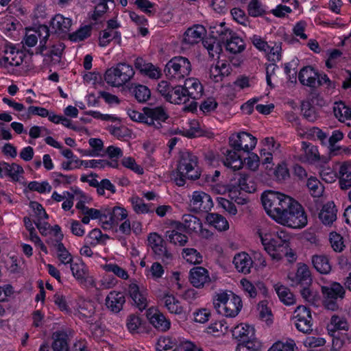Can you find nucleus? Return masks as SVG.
Masks as SVG:
<instances>
[{
    "instance_id": "59",
    "label": "nucleus",
    "mask_w": 351,
    "mask_h": 351,
    "mask_svg": "<svg viewBox=\"0 0 351 351\" xmlns=\"http://www.w3.org/2000/svg\"><path fill=\"white\" fill-rule=\"evenodd\" d=\"M176 345L175 339L170 337H160L157 341L156 350L158 351L168 350L172 349Z\"/></svg>"
},
{
    "instance_id": "5",
    "label": "nucleus",
    "mask_w": 351,
    "mask_h": 351,
    "mask_svg": "<svg viewBox=\"0 0 351 351\" xmlns=\"http://www.w3.org/2000/svg\"><path fill=\"white\" fill-rule=\"evenodd\" d=\"M134 75V71L131 65L120 62L106 71L104 80L110 86L119 87L129 82Z\"/></svg>"
},
{
    "instance_id": "40",
    "label": "nucleus",
    "mask_w": 351,
    "mask_h": 351,
    "mask_svg": "<svg viewBox=\"0 0 351 351\" xmlns=\"http://www.w3.org/2000/svg\"><path fill=\"white\" fill-rule=\"evenodd\" d=\"M206 219L210 225L219 231L226 230L229 228V224L226 219L217 213H208Z\"/></svg>"
},
{
    "instance_id": "51",
    "label": "nucleus",
    "mask_w": 351,
    "mask_h": 351,
    "mask_svg": "<svg viewBox=\"0 0 351 351\" xmlns=\"http://www.w3.org/2000/svg\"><path fill=\"white\" fill-rule=\"evenodd\" d=\"M132 94L138 102L144 103L149 99L151 92L146 86L138 85L133 88Z\"/></svg>"
},
{
    "instance_id": "18",
    "label": "nucleus",
    "mask_w": 351,
    "mask_h": 351,
    "mask_svg": "<svg viewBox=\"0 0 351 351\" xmlns=\"http://www.w3.org/2000/svg\"><path fill=\"white\" fill-rule=\"evenodd\" d=\"M106 306L111 312L119 313L125 303V297L121 292L110 291L106 300Z\"/></svg>"
},
{
    "instance_id": "30",
    "label": "nucleus",
    "mask_w": 351,
    "mask_h": 351,
    "mask_svg": "<svg viewBox=\"0 0 351 351\" xmlns=\"http://www.w3.org/2000/svg\"><path fill=\"white\" fill-rule=\"evenodd\" d=\"M134 66L137 70L152 79H157L160 77V71L152 63H147L141 58H137L134 62Z\"/></svg>"
},
{
    "instance_id": "62",
    "label": "nucleus",
    "mask_w": 351,
    "mask_h": 351,
    "mask_svg": "<svg viewBox=\"0 0 351 351\" xmlns=\"http://www.w3.org/2000/svg\"><path fill=\"white\" fill-rule=\"evenodd\" d=\"M141 319L134 314H131L127 319V327L132 333L138 332L139 327L141 326Z\"/></svg>"
},
{
    "instance_id": "6",
    "label": "nucleus",
    "mask_w": 351,
    "mask_h": 351,
    "mask_svg": "<svg viewBox=\"0 0 351 351\" xmlns=\"http://www.w3.org/2000/svg\"><path fill=\"white\" fill-rule=\"evenodd\" d=\"M289 196L283 193L268 191L261 195V201L266 213L274 220L287 206Z\"/></svg>"
},
{
    "instance_id": "34",
    "label": "nucleus",
    "mask_w": 351,
    "mask_h": 351,
    "mask_svg": "<svg viewBox=\"0 0 351 351\" xmlns=\"http://www.w3.org/2000/svg\"><path fill=\"white\" fill-rule=\"evenodd\" d=\"M314 268L320 274H327L331 271V265L328 256L325 254H315L311 257Z\"/></svg>"
},
{
    "instance_id": "36",
    "label": "nucleus",
    "mask_w": 351,
    "mask_h": 351,
    "mask_svg": "<svg viewBox=\"0 0 351 351\" xmlns=\"http://www.w3.org/2000/svg\"><path fill=\"white\" fill-rule=\"evenodd\" d=\"M232 333L233 337L237 339L239 343L242 342L243 340L249 339L255 335L253 327L243 324L235 326L232 329Z\"/></svg>"
},
{
    "instance_id": "47",
    "label": "nucleus",
    "mask_w": 351,
    "mask_h": 351,
    "mask_svg": "<svg viewBox=\"0 0 351 351\" xmlns=\"http://www.w3.org/2000/svg\"><path fill=\"white\" fill-rule=\"evenodd\" d=\"M2 165L6 171V175L16 182L19 180V175L24 172L23 167L16 163L3 162Z\"/></svg>"
},
{
    "instance_id": "7",
    "label": "nucleus",
    "mask_w": 351,
    "mask_h": 351,
    "mask_svg": "<svg viewBox=\"0 0 351 351\" xmlns=\"http://www.w3.org/2000/svg\"><path fill=\"white\" fill-rule=\"evenodd\" d=\"M191 64L188 58L183 56H176L166 64L164 72L169 80L179 81L190 74Z\"/></svg>"
},
{
    "instance_id": "53",
    "label": "nucleus",
    "mask_w": 351,
    "mask_h": 351,
    "mask_svg": "<svg viewBox=\"0 0 351 351\" xmlns=\"http://www.w3.org/2000/svg\"><path fill=\"white\" fill-rule=\"evenodd\" d=\"M343 137V134L340 130H335L328 140V148L330 154L333 155L337 154L339 147H336L335 144L341 141Z\"/></svg>"
},
{
    "instance_id": "35",
    "label": "nucleus",
    "mask_w": 351,
    "mask_h": 351,
    "mask_svg": "<svg viewBox=\"0 0 351 351\" xmlns=\"http://www.w3.org/2000/svg\"><path fill=\"white\" fill-rule=\"evenodd\" d=\"M224 42L226 49L233 54L241 53L245 48L243 40L234 34H232Z\"/></svg>"
},
{
    "instance_id": "56",
    "label": "nucleus",
    "mask_w": 351,
    "mask_h": 351,
    "mask_svg": "<svg viewBox=\"0 0 351 351\" xmlns=\"http://www.w3.org/2000/svg\"><path fill=\"white\" fill-rule=\"evenodd\" d=\"M287 203L286 204L287 206L284 208V210H281L280 213L278 215L277 218L276 219V221L278 223L281 224L282 222L284 221V219L282 220V217L287 218L289 214L293 210V208L296 207L295 205H300V204L289 196L288 199L287 200Z\"/></svg>"
},
{
    "instance_id": "63",
    "label": "nucleus",
    "mask_w": 351,
    "mask_h": 351,
    "mask_svg": "<svg viewBox=\"0 0 351 351\" xmlns=\"http://www.w3.org/2000/svg\"><path fill=\"white\" fill-rule=\"evenodd\" d=\"M28 189L30 191H37L40 193H43L45 191L50 192L51 190V186L47 182H43L40 183L36 181H32L29 183Z\"/></svg>"
},
{
    "instance_id": "3",
    "label": "nucleus",
    "mask_w": 351,
    "mask_h": 351,
    "mask_svg": "<svg viewBox=\"0 0 351 351\" xmlns=\"http://www.w3.org/2000/svg\"><path fill=\"white\" fill-rule=\"evenodd\" d=\"M176 170L174 180L179 186L185 184L186 178L195 180L201 176L197 156L188 151L180 152Z\"/></svg>"
},
{
    "instance_id": "19",
    "label": "nucleus",
    "mask_w": 351,
    "mask_h": 351,
    "mask_svg": "<svg viewBox=\"0 0 351 351\" xmlns=\"http://www.w3.org/2000/svg\"><path fill=\"white\" fill-rule=\"evenodd\" d=\"M293 286H300V288L311 286L312 278L308 267L303 264L298 267L295 276L292 278Z\"/></svg>"
},
{
    "instance_id": "16",
    "label": "nucleus",
    "mask_w": 351,
    "mask_h": 351,
    "mask_svg": "<svg viewBox=\"0 0 351 351\" xmlns=\"http://www.w3.org/2000/svg\"><path fill=\"white\" fill-rule=\"evenodd\" d=\"M189 281L197 289L203 288L211 282L208 271L203 267H194L189 272Z\"/></svg>"
},
{
    "instance_id": "13",
    "label": "nucleus",
    "mask_w": 351,
    "mask_h": 351,
    "mask_svg": "<svg viewBox=\"0 0 351 351\" xmlns=\"http://www.w3.org/2000/svg\"><path fill=\"white\" fill-rule=\"evenodd\" d=\"M190 206L195 212L208 213L213 206L211 197L203 191H194L190 200Z\"/></svg>"
},
{
    "instance_id": "44",
    "label": "nucleus",
    "mask_w": 351,
    "mask_h": 351,
    "mask_svg": "<svg viewBox=\"0 0 351 351\" xmlns=\"http://www.w3.org/2000/svg\"><path fill=\"white\" fill-rule=\"evenodd\" d=\"M71 270L73 276L81 282H86L88 273L84 263H71Z\"/></svg>"
},
{
    "instance_id": "29",
    "label": "nucleus",
    "mask_w": 351,
    "mask_h": 351,
    "mask_svg": "<svg viewBox=\"0 0 351 351\" xmlns=\"http://www.w3.org/2000/svg\"><path fill=\"white\" fill-rule=\"evenodd\" d=\"M71 25V19L65 18L61 14H56L51 21V28L58 34L69 32Z\"/></svg>"
},
{
    "instance_id": "45",
    "label": "nucleus",
    "mask_w": 351,
    "mask_h": 351,
    "mask_svg": "<svg viewBox=\"0 0 351 351\" xmlns=\"http://www.w3.org/2000/svg\"><path fill=\"white\" fill-rule=\"evenodd\" d=\"M306 186L311 195L315 197H321L324 191L323 184L315 177L308 179Z\"/></svg>"
},
{
    "instance_id": "54",
    "label": "nucleus",
    "mask_w": 351,
    "mask_h": 351,
    "mask_svg": "<svg viewBox=\"0 0 351 351\" xmlns=\"http://www.w3.org/2000/svg\"><path fill=\"white\" fill-rule=\"evenodd\" d=\"M249 15L253 17L262 16L265 13L263 5L258 0H252L247 6Z\"/></svg>"
},
{
    "instance_id": "15",
    "label": "nucleus",
    "mask_w": 351,
    "mask_h": 351,
    "mask_svg": "<svg viewBox=\"0 0 351 351\" xmlns=\"http://www.w3.org/2000/svg\"><path fill=\"white\" fill-rule=\"evenodd\" d=\"M143 111L146 115L145 123L154 126L155 128H160L161 122L168 118L167 114L162 106L144 108Z\"/></svg>"
},
{
    "instance_id": "14",
    "label": "nucleus",
    "mask_w": 351,
    "mask_h": 351,
    "mask_svg": "<svg viewBox=\"0 0 351 351\" xmlns=\"http://www.w3.org/2000/svg\"><path fill=\"white\" fill-rule=\"evenodd\" d=\"M78 312L82 319L86 320L90 324L92 330L100 328V324L95 316V303L90 300H82L80 302Z\"/></svg>"
},
{
    "instance_id": "25",
    "label": "nucleus",
    "mask_w": 351,
    "mask_h": 351,
    "mask_svg": "<svg viewBox=\"0 0 351 351\" xmlns=\"http://www.w3.org/2000/svg\"><path fill=\"white\" fill-rule=\"evenodd\" d=\"M184 222L185 231L189 233H195L204 235L202 223L199 218L192 215H184L182 217Z\"/></svg>"
},
{
    "instance_id": "17",
    "label": "nucleus",
    "mask_w": 351,
    "mask_h": 351,
    "mask_svg": "<svg viewBox=\"0 0 351 351\" xmlns=\"http://www.w3.org/2000/svg\"><path fill=\"white\" fill-rule=\"evenodd\" d=\"M146 316L149 322L157 330L165 332L169 329L171 323L165 315L154 308H149L146 311Z\"/></svg>"
},
{
    "instance_id": "38",
    "label": "nucleus",
    "mask_w": 351,
    "mask_h": 351,
    "mask_svg": "<svg viewBox=\"0 0 351 351\" xmlns=\"http://www.w3.org/2000/svg\"><path fill=\"white\" fill-rule=\"evenodd\" d=\"M51 348L54 351H69L68 335L62 331L53 332Z\"/></svg>"
},
{
    "instance_id": "23",
    "label": "nucleus",
    "mask_w": 351,
    "mask_h": 351,
    "mask_svg": "<svg viewBox=\"0 0 351 351\" xmlns=\"http://www.w3.org/2000/svg\"><path fill=\"white\" fill-rule=\"evenodd\" d=\"M233 263L239 272L247 274L250 272L253 261L249 254L242 252L234 256Z\"/></svg>"
},
{
    "instance_id": "11",
    "label": "nucleus",
    "mask_w": 351,
    "mask_h": 351,
    "mask_svg": "<svg viewBox=\"0 0 351 351\" xmlns=\"http://www.w3.org/2000/svg\"><path fill=\"white\" fill-rule=\"evenodd\" d=\"M293 210L289 214L287 218L282 217L281 225L287 226L292 228H302L308 222L307 216L301 204L295 205Z\"/></svg>"
},
{
    "instance_id": "12",
    "label": "nucleus",
    "mask_w": 351,
    "mask_h": 351,
    "mask_svg": "<svg viewBox=\"0 0 351 351\" xmlns=\"http://www.w3.org/2000/svg\"><path fill=\"white\" fill-rule=\"evenodd\" d=\"M147 240L155 254L162 258L163 262L168 263L172 259V254L167 251L165 241L158 234L150 233Z\"/></svg>"
},
{
    "instance_id": "31",
    "label": "nucleus",
    "mask_w": 351,
    "mask_h": 351,
    "mask_svg": "<svg viewBox=\"0 0 351 351\" xmlns=\"http://www.w3.org/2000/svg\"><path fill=\"white\" fill-rule=\"evenodd\" d=\"M165 100L174 104H185L189 101L183 86H172Z\"/></svg>"
},
{
    "instance_id": "43",
    "label": "nucleus",
    "mask_w": 351,
    "mask_h": 351,
    "mask_svg": "<svg viewBox=\"0 0 351 351\" xmlns=\"http://www.w3.org/2000/svg\"><path fill=\"white\" fill-rule=\"evenodd\" d=\"M275 290L280 301L285 305H292L295 303L294 295L287 287L282 285H275Z\"/></svg>"
},
{
    "instance_id": "20",
    "label": "nucleus",
    "mask_w": 351,
    "mask_h": 351,
    "mask_svg": "<svg viewBox=\"0 0 351 351\" xmlns=\"http://www.w3.org/2000/svg\"><path fill=\"white\" fill-rule=\"evenodd\" d=\"M318 78V73L311 66L303 67L299 74L298 80L300 82L304 85L311 88L317 86V79Z\"/></svg>"
},
{
    "instance_id": "33",
    "label": "nucleus",
    "mask_w": 351,
    "mask_h": 351,
    "mask_svg": "<svg viewBox=\"0 0 351 351\" xmlns=\"http://www.w3.org/2000/svg\"><path fill=\"white\" fill-rule=\"evenodd\" d=\"M128 291L132 300L140 311H143L147 306V301L145 295L140 291L136 284H131L129 286Z\"/></svg>"
},
{
    "instance_id": "61",
    "label": "nucleus",
    "mask_w": 351,
    "mask_h": 351,
    "mask_svg": "<svg viewBox=\"0 0 351 351\" xmlns=\"http://www.w3.org/2000/svg\"><path fill=\"white\" fill-rule=\"evenodd\" d=\"M131 202L134 211L137 213H147L151 211L149 206L145 204L143 200L138 197H132Z\"/></svg>"
},
{
    "instance_id": "10",
    "label": "nucleus",
    "mask_w": 351,
    "mask_h": 351,
    "mask_svg": "<svg viewBox=\"0 0 351 351\" xmlns=\"http://www.w3.org/2000/svg\"><path fill=\"white\" fill-rule=\"evenodd\" d=\"M328 334L333 337L332 345L338 346L339 348L343 344V341L340 339V330L348 331L349 324L346 319L340 317L338 315H332L330 322L327 326Z\"/></svg>"
},
{
    "instance_id": "58",
    "label": "nucleus",
    "mask_w": 351,
    "mask_h": 351,
    "mask_svg": "<svg viewBox=\"0 0 351 351\" xmlns=\"http://www.w3.org/2000/svg\"><path fill=\"white\" fill-rule=\"evenodd\" d=\"M91 28L89 26H84L76 32L69 34V39L72 41H82L90 35Z\"/></svg>"
},
{
    "instance_id": "8",
    "label": "nucleus",
    "mask_w": 351,
    "mask_h": 351,
    "mask_svg": "<svg viewBox=\"0 0 351 351\" xmlns=\"http://www.w3.org/2000/svg\"><path fill=\"white\" fill-rule=\"evenodd\" d=\"M184 88L185 93L189 100L192 99V101L186 105L183 110L188 112H193L197 110V103L195 100L199 99L203 94L204 88L200 82L196 78H188L185 80Z\"/></svg>"
},
{
    "instance_id": "32",
    "label": "nucleus",
    "mask_w": 351,
    "mask_h": 351,
    "mask_svg": "<svg viewBox=\"0 0 351 351\" xmlns=\"http://www.w3.org/2000/svg\"><path fill=\"white\" fill-rule=\"evenodd\" d=\"M165 100L174 104H185L189 101L183 86H172Z\"/></svg>"
},
{
    "instance_id": "1",
    "label": "nucleus",
    "mask_w": 351,
    "mask_h": 351,
    "mask_svg": "<svg viewBox=\"0 0 351 351\" xmlns=\"http://www.w3.org/2000/svg\"><path fill=\"white\" fill-rule=\"evenodd\" d=\"M256 234L273 259L280 261L285 256L289 261L295 259V254L289 246L290 236L286 232L280 230L271 234L267 227L257 226Z\"/></svg>"
},
{
    "instance_id": "9",
    "label": "nucleus",
    "mask_w": 351,
    "mask_h": 351,
    "mask_svg": "<svg viewBox=\"0 0 351 351\" xmlns=\"http://www.w3.org/2000/svg\"><path fill=\"white\" fill-rule=\"evenodd\" d=\"M293 319L297 329L303 333H310L313 330V318L309 308L298 306L293 313Z\"/></svg>"
},
{
    "instance_id": "21",
    "label": "nucleus",
    "mask_w": 351,
    "mask_h": 351,
    "mask_svg": "<svg viewBox=\"0 0 351 351\" xmlns=\"http://www.w3.org/2000/svg\"><path fill=\"white\" fill-rule=\"evenodd\" d=\"M322 292L324 298L329 299H343L346 291L343 286L339 282H332L329 285L322 287Z\"/></svg>"
},
{
    "instance_id": "64",
    "label": "nucleus",
    "mask_w": 351,
    "mask_h": 351,
    "mask_svg": "<svg viewBox=\"0 0 351 351\" xmlns=\"http://www.w3.org/2000/svg\"><path fill=\"white\" fill-rule=\"evenodd\" d=\"M93 2L96 4V6L92 15V19L97 21L106 12L108 8L106 2L101 1V0H95Z\"/></svg>"
},
{
    "instance_id": "4",
    "label": "nucleus",
    "mask_w": 351,
    "mask_h": 351,
    "mask_svg": "<svg viewBox=\"0 0 351 351\" xmlns=\"http://www.w3.org/2000/svg\"><path fill=\"white\" fill-rule=\"evenodd\" d=\"M213 306L219 314L228 317H234L242 308V301L239 296L231 291H222L215 295Z\"/></svg>"
},
{
    "instance_id": "57",
    "label": "nucleus",
    "mask_w": 351,
    "mask_h": 351,
    "mask_svg": "<svg viewBox=\"0 0 351 351\" xmlns=\"http://www.w3.org/2000/svg\"><path fill=\"white\" fill-rule=\"evenodd\" d=\"M182 254H185L184 258L191 263L199 264L202 261V255L194 248H184Z\"/></svg>"
},
{
    "instance_id": "37",
    "label": "nucleus",
    "mask_w": 351,
    "mask_h": 351,
    "mask_svg": "<svg viewBox=\"0 0 351 351\" xmlns=\"http://www.w3.org/2000/svg\"><path fill=\"white\" fill-rule=\"evenodd\" d=\"M106 214H109L108 219L105 220V224L117 226L118 223L125 219L128 216V212L125 209L121 207H114L111 211L106 210Z\"/></svg>"
},
{
    "instance_id": "26",
    "label": "nucleus",
    "mask_w": 351,
    "mask_h": 351,
    "mask_svg": "<svg viewBox=\"0 0 351 351\" xmlns=\"http://www.w3.org/2000/svg\"><path fill=\"white\" fill-rule=\"evenodd\" d=\"M162 300L170 313L180 315L182 318H186V311L173 295L165 294Z\"/></svg>"
},
{
    "instance_id": "50",
    "label": "nucleus",
    "mask_w": 351,
    "mask_h": 351,
    "mask_svg": "<svg viewBox=\"0 0 351 351\" xmlns=\"http://www.w3.org/2000/svg\"><path fill=\"white\" fill-rule=\"evenodd\" d=\"M54 247L57 250L58 257L62 264L72 263L73 258L71 254L66 249L64 244L60 241H57L54 244Z\"/></svg>"
},
{
    "instance_id": "41",
    "label": "nucleus",
    "mask_w": 351,
    "mask_h": 351,
    "mask_svg": "<svg viewBox=\"0 0 351 351\" xmlns=\"http://www.w3.org/2000/svg\"><path fill=\"white\" fill-rule=\"evenodd\" d=\"M339 182L342 190L351 187V169L346 164L341 165L339 170Z\"/></svg>"
},
{
    "instance_id": "52",
    "label": "nucleus",
    "mask_w": 351,
    "mask_h": 351,
    "mask_svg": "<svg viewBox=\"0 0 351 351\" xmlns=\"http://www.w3.org/2000/svg\"><path fill=\"white\" fill-rule=\"evenodd\" d=\"M301 110L304 118L310 122H314L317 120L318 115L313 107L308 101L302 102Z\"/></svg>"
},
{
    "instance_id": "48",
    "label": "nucleus",
    "mask_w": 351,
    "mask_h": 351,
    "mask_svg": "<svg viewBox=\"0 0 351 351\" xmlns=\"http://www.w3.org/2000/svg\"><path fill=\"white\" fill-rule=\"evenodd\" d=\"M165 235L167 241L174 245L184 246L188 241V237L177 230H167Z\"/></svg>"
},
{
    "instance_id": "42",
    "label": "nucleus",
    "mask_w": 351,
    "mask_h": 351,
    "mask_svg": "<svg viewBox=\"0 0 351 351\" xmlns=\"http://www.w3.org/2000/svg\"><path fill=\"white\" fill-rule=\"evenodd\" d=\"M261 348V343L252 336L249 339L243 340L238 343L236 351H259Z\"/></svg>"
},
{
    "instance_id": "28",
    "label": "nucleus",
    "mask_w": 351,
    "mask_h": 351,
    "mask_svg": "<svg viewBox=\"0 0 351 351\" xmlns=\"http://www.w3.org/2000/svg\"><path fill=\"white\" fill-rule=\"evenodd\" d=\"M248 178L249 177L245 173H234L233 178L230 180V184L228 185V189H234L238 192L242 190L250 193L252 187H250L247 183Z\"/></svg>"
},
{
    "instance_id": "2",
    "label": "nucleus",
    "mask_w": 351,
    "mask_h": 351,
    "mask_svg": "<svg viewBox=\"0 0 351 351\" xmlns=\"http://www.w3.org/2000/svg\"><path fill=\"white\" fill-rule=\"evenodd\" d=\"M257 139L247 132H242L236 135L232 134L229 138V144L232 149H227L224 153V165L234 171L241 169L243 167V160L239 152H250L255 147Z\"/></svg>"
},
{
    "instance_id": "60",
    "label": "nucleus",
    "mask_w": 351,
    "mask_h": 351,
    "mask_svg": "<svg viewBox=\"0 0 351 351\" xmlns=\"http://www.w3.org/2000/svg\"><path fill=\"white\" fill-rule=\"evenodd\" d=\"M84 215H87L91 219H99L103 224H105V220L108 219L109 215V214H106V209L97 210L89 208Z\"/></svg>"
},
{
    "instance_id": "22",
    "label": "nucleus",
    "mask_w": 351,
    "mask_h": 351,
    "mask_svg": "<svg viewBox=\"0 0 351 351\" xmlns=\"http://www.w3.org/2000/svg\"><path fill=\"white\" fill-rule=\"evenodd\" d=\"M337 210L332 202L324 204L319 213V219L326 226L331 225L337 219Z\"/></svg>"
},
{
    "instance_id": "49",
    "label": "nucleus",
    "mask_w": 351,
    "mask_h": 351,
    "mask_svg": "<svg viewBox=\"0 0 351 351\" xmlns=\"http://www.w3.org/2000/svg\"><path fill=\"white\" fill-rule=\"evenodd\" d=\"M88 243L92 246H96L100 243H104L105 241L109 239L107 234H102L98 228L92 230L87 236Z\"/></svg>"
},
{
    "instance_id": "55",
    "label": "nucleus",
    "mask_w": 351,
    "mask_h": 351,
    "mask_svg": "<svg viewBox=\"0 0 351 351\" xmlns=\"http://www.w3.org/2000/svg\"><path fill=\"white\" fill-rule=\"evenodd\" d=\"M104 269L107 272H112L117 277L126 280L129 278V275L126 270L121 268L117 264L109 263L103 266Z\"/></svg>"
},
{
    "instance_id": "46",
    "label": "nucleus",
    "mask_w": 351,
    "mask_h": 351,
    "mask_svg": "<svg viewBox=\"0 0 351 351\" xmlns=\"http://www.w3.org/2000/svg\"><path fill=\"white\" fill-rule=\"evenodd\" d=\"M311 286L302 287L300 290L302 297L309 304L318 306L320 301V296L317 291L310 289Z\"/></svg>"
},
{
    "instance_id": "39",
    "label": "nucleus",
    "mask_w": 351,
    "mask_h": 351,
    "mask_svg": "<svg viewBox=\"0 0 351 351\" xmlns=\"http://www.w3.org/2000/svg\"><path fill=\"white\" fill-rule=\"evenodd\" d=\"M210 36L216 39L219 37V40L224 42L232 34V32L226 27V23H215L210 26Z\"/></svg>"
},
{
    "instance_id": "27",
    "label": "nucleus",
    "mask_w": 351,
    "mask_h": 351,
    "mask_svg": "<svg viewBox=\"0 0 351 351\" xmlns=\"http://www.w3.org/2000/svg\"><path fill=\"white\" fill-rule=\"evenodd\" d=\"M335 117L342 123L348 121L347 124L351 126V108L346 105L343 101L335 102L333 106Z\"/></svg>"
},
{
    "instance_id": "24",
    "label": "nucleus",
    "mask_w": 351,
    "mask_h": 351,
    "mask_svg": "<svg viewBox=\"0 0 351 351\" xmlns=\"http://www.w3.org/2000/svg\"><path fill=\"white\" fill-rule=\"evenodd\" d=\"M205 33L202 25H196L189 27L184 34L183 42L188 45H194L199 43Z\"/></svg>"
}]
</instances>
